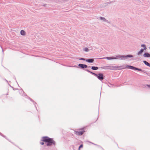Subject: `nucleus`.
Returning <instances> with one entry per match:
<instances>
[{
  "mask_svg": "<svg viewBox=\"0 0 150 150\" xmlns=\"http://www.w3.org/2000/svg\"><path fill=\"white\" fill-rule=\"evenodd\" d=\"M42 141L47 142V145L50 146L52 145L55 144V142L52 138H50L48 137H44L43 138Z\"/></svg>",
  "mask_w": 150,
  "mask_h": 150,
  "instance_id": "1",
  "label": "nucleus"
},
{
  "mask_svg": "<svg viewBox=\"0 0 150 150\" xmlns=\"http://www.w3.org/2000/svg\"><path fill=\"white\" fill-rule=\"evenodd\" d=\"M122 67V66H115L114 67V69H116V70H119L120 69H122L124 68H128V69H132L134 70H137L140 71H142V70L141 69H138L137 68H135L134 67L131 66H129V65H127L126 66V67L125 68H121Z\"/></svg>",
  "mask_w": 150,
  "mask_h": 150,
  "instance_id": "2",
  "label": "nucleus"
},
{
  "mask_svg": "<svg viewBox=\"0 0 150 150\" xmlns=\"http://www.w3.org/2000/svg\"><path fill=\"white\" fill-rule=\"evenodd\" d=\"M133 57V56L131 55H129L126 56L124 55H119L116 56V57L117 59H125L127 57Z\"/></svg>",
  "mask_w": 150,
  "mask_h": 150,
  "instance_id": "3",
  "label": "nucleus"
},
{
  "mask_svg": "<svg viewBox=\"0 0 150 150\" xmlns=\"http://www.w3.org/2000/svg\"><path fill=\"white\" fill-rule=\"evenodd\" d=\"M96 76L99 80H101L103 79V74H102L100 73L97 74Z\"/></svg>",
  "mask_w": 150,
  "mask_h": 150,
  "instance_id": "4",
  "label": "nucleus"
},
{
  "mask_svg": "<svg viewBox=\"0 0 150 150\" xmlns=\"http://www.w3.org/2000/svg\"><path fill=\"white\" fill-rule=\"evenodd\" d=\"M84 131H75L74 132V133L75 134H76L77 135H82L85 132Z\"/></svg>",
  "mask_w": 150,
  "mask_h": 150,
  "instance_id": "5",
  "label": "nucleus"
},
{
  "mask_svg": "<svg viewBox=\"0 0 150 150\" xmlns=\"http://www.w3.org/2000/svg\"><path fill=\"white\" fill-rule=\"evenodd\" d=\"M79 66L82 68H86L87 67V65L81 64H79Z\"/></svg>",
  "mask_w": 150,
  "mask_h": 150,
  "instance_id": "6",
  "label": "nucleus"
},
{
  "mask_svg": "<svg viewBox=\"0 0 150 150\" xmlns=\"http://www.w3.org/2000/svg\"><path fill=\"white\" fill-rule=\"evenodd\" d=\"M86 61L87 62H88L92 63L93 62L94 59H86Z\"/></svg>",
  "mask_w": 150,
  "mask_h": 150,
  "instance_id": "7",
  "label": "nucleus"
},
{
  "mask_svg": "<svg viewBox=\"0 0 150 150\" xmlns=\"http://www.w3.org/2000/svg\"><path fill=\"white\" fill-rule=\"evenodd\" d=\"M144 56L145 57H150V54L148 53H145L144 54Z\"/></svg>",
  "mask_w": 150,
  "mask_h": 150,
  "instance_id": "8",
  "label": "nucleus"
},
{
  "mask_svg": "<svg viewBox=\"0 0 150 150\" xmlns=\"http://www.w3.org/2000/svg\"><path fill=\"white\" fill-rule=\"evenodd\" d=\"M143 62L145 64H146L147 66L150 67V64L148 63L146 61H143Z\"/></svg>",
  "mask_w": 150,
  "mask_h": 150,
  "instance_id": "9",
  "label": "nucleus"
},
{
  "mask_svg": "<svg viewBox=\"0 0 150 150\" xmlns=\"http://www.w3.org/2000/svg\"><path fill=\"white\" fill-rule=\"evenodd\" d=\"M144 50L143 49H141L140 50L138 53V55H139L141 54L143 52Z\"/></svg>",
  "mask_w": 150,
  "mask_h": 150,
  "instance_id": "10",
  "label": "nucleus"
},
{
  "mask_svg": "<svg viewBox=\"0 0 150 150\" xmlns=\"http://www.w3.org/2000/svg\"><path fill=\"white\" fill-rule=\"evenodd\" d=\"M106 59L108 60L112 59H117V58L115 57H106Z\"/></svg>",
  "mask_w": 150,
  "mask_h": 150,
  "instance_id": "11",
  "label": "nucleus"
},
{
  "mask_svg": "<svg viewBox=\"0 0 150 150\" xmlns=\"http://www.w3.org/2000/svg\"><path fill=\"white\" fill-rule=\"evenodd\" d=\"M21 34L23 35H24L25 34V32L24 30H21Z\"/></svg>",
  "mask_w": 150,
  "mask_h": 150,
  "instance_id": "12",
  "label": "nucleus"
},
{
  "mask_svg": "<svg viewBox=\"0 0 150 150\" xmlns=\"http://www.w3.org/2000/svg\"><path fill=\"white\" fill-rule=\"evenodd\" d=\"M91 69L93 70H96L98 69V68L97 67H92Z\"/></svg>",
  "mask_w": 150,
  "mask_h": 150,
  "instance_id": "13",
  "label": "nucleus"
},
{
  "mask_svg": "<svg viewBox=\"0 0 150 150\" xmlns=\"http://www.w3.org/2000/svg\"><path fill=\"white\" fill-rule=\"evenodd\" d=\"M141 47H144V49H143L144 50H146V45H142Z\"/></svg>",
  "mask_w": 150,
  "mask_h": 150,
  "instance_id": "14",
  "label": "nucleus"
},
{
  "mask_svg": "<svg viewBox=\"0 0 150 150\" xmlns=\"http://www.w3.org/2000/svg\"><path fill=\"white\" fill-rule=\"evenodd\" d=\"M84 50L85 51L88 52V51L89 50H88V49L87 48H85L84 49Z\"/></svg>",
  "mask_w": 150,
  "mask_h": 150,
  "instance_id": "15",
  "label": "nucleus"
},
{
  "mask_svg": "<svg viewBox=\"0 0 150 150\" xmlns=\"http://www.w3.org/2000/svg\"><path fill=\"white\" fill-rule=\"evenodd\" d=\"M83 146V145L82 144L80 146H79V150H80V149L81 148H82Z\"/></svg>",
  "mask_w": 150,
  "mask_h": 150,
  "instance_id": "16",
  "label": "nucleus"
},
{
  "mask_svg": "<svg viewBox=\"0 0 150 150\" xmlns=\"http://www.w3.org/2000/svg\"><path fill=\"white\" fill-rule=\"evenodd\" d=\"M100 18V19H101L102 20H104L105 19L104 18H102V17Z\"/></svg>",
  "mask_w": 150,
  "mask_h": 150,
  "instance_id": "17",
  "label": "nucleus"
},
{
  "mask_svg": "<svg viewBox=\"0 0 150 150\" xmlns=\"http://www.w3.org/2000/svg\"><path fill=\"white\" fill-rule=\"evenodd\" d=\"M93 74L95 76H97V74H95L94 73H92V74Z\"/></svg>",
  "mask_w": 150,
  "mask_h": 150,
  "instance_id": "18",
  "label": "nucleus"
},
{
  "mask_svg": "<svg viewBox=\"0 0 150 150\" xmlns=\"http://www.w3.org/2000/svg\"><path fill=\"white\" fill-rule=\"evenodd\" d=\"M146 86H148V87H149V88H150V85L147 84V85H146Z\"/></svg>",
  "mask_w": 150,
  "mask_h": 150,
  "instance_id": "19",
  "label": "nucleus"
},
{
  "mask_svg": "<svg viewBox=\"0 0 150 150\" xmlns=\"http://www.w3.org/2000/svg\"><path fill=\"white\" fill-rule=\"evenodd\" d=\"M44 143L43 142H42L40 143V144L41 145H43L44 144Z\"/></svg>",
  "mask_w": 150,
  "mask_h": 150,
  "instance_id": "20",
  "label": "nucleus"
},
{
  "mask_svg": "<svg viewBox=\"0 0 150 150\" xmlns=\"http://www.w3.org/2000/svg\"><path fill=\"white\" fill-rule=\"evenodd\" d=\"M80 59V60H85L83 58H81Z\"/></svg>",
  "mask_w": 150,
  "mask_h": 150,
  "instance_id": "21",
  "label": "nucleus"
},
{
  "mask_svg": "<svg viewBox=\"0 0 150 150\" xmlns=\"http://www.w3.org/2000/svg\"><path fill=\"white\" fill-rule=\"evenodd\" d=\"M88 71V72H90V73H91V74H92V73H93V72H92L91 71Z\"/></svg>",
  "mask_w": 150,
  "mask_h": 150,
  "instance_id": "22",
  "label": "nucleus"
}]
</instances>
